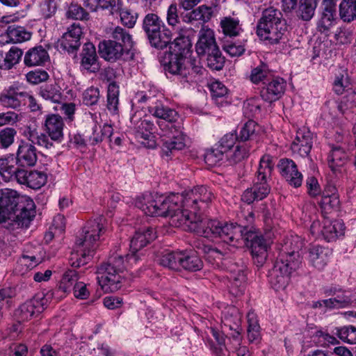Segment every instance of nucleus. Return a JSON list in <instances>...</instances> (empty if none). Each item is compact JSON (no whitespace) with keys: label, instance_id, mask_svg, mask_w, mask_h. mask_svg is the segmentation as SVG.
Listing matches in <instances>:
<instances>
[{"label":"nucleus","instance_id":"1","mask_svg":"<svg viewBox=\"0 0 356 356\" xmlns=\"http://www.w3.org/2000/svg\"><path fill=\"white\" fill-rule=\"evenodd\" d=\"M192 220L189 215L181 214L172 217V224L181 227L185 231L195 232L205 238L220 237L225 243H233V246L239 245L244 234L245 229L233 223H222L216 220H209L202 216L194 217Z\"/></svg>","mask_w":356,"mask_h":356},{"label":"nucleus","instance_id":"2","mask_svg":"<svg viewBox=\"0 0 356 356\" xmlns=\"http://www.w3.org/2000/svg\"><path fill=\"white\" fill-rule=\"evenodd\" d=\"M13 213L14 220L19 227H27L35 216L33 200L26 195H19L17 191L5 188L0 191V223Z\"/></svg>","mask_w":356,"mask_h":356},{"label":"nucleus","instance_id":"3","mask_svg":"<svg viewBox=\"0 0 356 356\" xmlns=\"http://www.w3.org/2000/svg\"><path fill=\"white\" fill-rule=\"evenodd\" d=\"M107 224L106 219L102 216L88 222L83 234L76 240L75 250L71 254L72 266L80 267L91 260L100 236L107 230Z\"/></svg>","mask_w":356,"mask_h":356},{"label":"nucleus","instance_id":"4","mask_svg":"<svg viewBox=\"0 0 356 356\" xmlns=\"http://www.w3.org/2000/svg\"><path fill=\"white\" fill-rule=\"evenodd\" d=\"M165 58L168 60L165 63V70L175 75L184 87L202 81L206 70L196 58L184 52L172 51Z\"/></svg>","mask_w":356,"mask_h":356},{"label":"nucleus","instance_id":"5","mask_svg":"<svg viewBox=\"0 0 356 356\" xmlns=\"http://www.w3.org/2000/svg\"><path fill=\"white\" fill-rule=\"evenodd\" d=\"M180 200H181V197L179 193H172L167 197L158 193L146 194L143 197H138L135 204L147 216H170V225L179 227L172 224V217L181 214L188 215L186 211L179 212V201Z\"/></svg>","mask_w":356,"mask_h":356},{"label":"nucleus","instance_id":"6","mask_svg":"<svg viewBox=\"0 0 356 356\" xmlns=\"http://www.w3.org/2000/svg\"><path fill=\"white\" fill-rule=\"evenodd\" d=\"M42 126L45 134L39 132L35 127L28 126L24 131V136L32 143L47 149L53 145L51 140L60 142L63 140L65 124L60 115H46Z\"/></svg>","mask_w":356,"mask_h":356},{"label":"nucleus","instance_id":"7","mask_svg":"<svg viewBox=\"0 0 356 356\" xmlns=\"http://www.w3.org/2000/svg\"><path fill=\"white\" fill-rule=\"evenodd\" d=\"M125 269L124 257L115 253L97 268V279L105 293L114 292L121 288Z\"/></svg>","mask_w":356,"mask_h":356},{"label":"nucleus","instance_id":"8","mask_svg":"<svg viewBox=\"0 0 356 356\" xmlns=\"http://www.w3.org/2000/svg\"><path fill=\"white\" fill-rule=\"evenodd\" d=\"M274 168L273 157L268 154L264 155L261 159L256 172L253 186L246 189L242 200L248 204L259 201L267 197L270 191L269 181Z\"/></svg>","mask_w":356,"mask_h":356},{"label":"nucleus","instance_id":"9","mask_svg":"<svg viewBox=\"0 0 356 356\" xmlns=\"http://www.w3.org/2000/svg\"><path fill=\"white\" fill-rule=\"evenodd\" d=\"M195 50L200 56H206L207 66L213 70H220L225 64L216 40L214 31L203 26L199 31Z\"/></svg>","mask_w":356,"mask_h":356},{"label":"nucleus","instance_id":"10","mask_svg":"<svg viewBox=\"0 0 356 356\" xmlns=\"http://www.w3.org/2000/svg\"><path fill=\"white\" fill-rule=\"evenodd\" d=\"M285 33V26L282 22V13L273 7L263 11L262 17L257 25L258 37L274 44L278 43Z\"/></svg>","mask_w":356,"mask_h":356},{"label":"nucleus","instance_id":"11","mask_svg":"<svg viewBox=\"0 0 356 356\" xmlns=\"http://www.w3.org/2000/svg\"><path fill=\"white\" fill-rule=\"evenodd\" d=\"M135 101L138 104H145L149 113L159 118L157 124L162 134L170 133L169 130L178 125V113L168 106H163L161 102L156 101L153 97L148 96L143 92H138L135 97Z\"/></svg>","mask_w":356,"mask_h":356},{"label":"nucleus","instance_id":"12","mask_svg":"<svg viewBox=\"0 0 356 356\" xmlns=\"http://www.w3.org/2000/svg\"><path fill=\"white\" fill-rule=\"evenodd\" d=\"M179 195L181 197L179 201V212L186 211L193 220L195 216H202L197 215V211L206 207L213 197L212 192L204 186H196Z\"/></svg>","mask_w":356,"mask_h":356},{"label":"nucleus","instance_id":"13","mask_svg":"<svg viewBox=\"0 0 356 356\" xmlns=\"http://www.w3.org/2000/svg\"><path fill=\"white\" fill-rule=\"evenodd\" d=\"M142 27L151 45L156 49H163L167 47L172 39L171 31L156 14H147L143 19Z\"/></svg>","mask_w":356,"mask_h":356},{"label":"nucleus","instance_id":"14","mask_svg":"<svg viewBox=\"0 0 356 356\" xmlns=\"http://www.w3.org/2000/svg\"><path fill=\"white\" fill-rule=\"evenodd\" d=\"M303 244V241L298 236H291L290 238H287L282 247L276 264L292 274L302 265V259L299 250Z\"/></svg>","mask_w":356,"mask_h":356},{"label":"nucleus","instance_id":"15","mask_svg":"<svg viewBox=\"0 0 356 356\" xmlns=\"http://www.w3.org/2000/svg\"><path fill=\"white\" fill-rule=\"evenodd\" d=\"M139 104L134 99L132 104L133 113L130 118V122L131 127L135 129L136 138L148 140L152 137L156 127L154 122L145 115L144 106H142L140 111L138 110Z\"/></svg>","mask_w":356,"mask_h":356},{"label":"nucleus","instance_id":"16","mask_svg":"<svg viewBox=\"0 0 356 356\" xmlns=\"http://www.w3.org/2000/svg\"><path fill=\"white\" fill-rule=\"evenodd\" d=\"M156 238V232L152 227L139 229L135 232L130 242L131 253L127 255V259L131 265L136 264L143 252L140 250Z\"/></svg>","mask_w":356,"mask_h":356},{"label":"nucleus","instance_id":"17","mask_svg":"<svg viewBox=\"0 0 356 356\" xmlns=\"http://www.w3.org/2000/svg\"><path fill=\"white\" fill-rule=\"evenodd\" d=\"M241 240L251 249V253L254 262L258 266H262L267 258V250L269 242L263 236L252 230L245 231Z\"/></svg>","mask_w":356,"mask_h":356},{"label":"nucleus","instance_id":"18","mask_svg":"<svg viewBox=\"0 0 356 356\" xmlns=\"http://www.w3.org/2000/svg\"><path fill=\"white\" fill-rule=\"evenodd\" d=\"M100 56L109 62L127 60L130 57V48L125 47L122 42L112 40H104L98 45Z\"/></svg>","mask_w":356,"mask_h":356},{"label":"nucleus","instance_id":"19","mask_svg":"<svg viewBox=\"0 0 356 356\" xmlns=\"http://www.w3.org/2000/svg\"><path fill=\"white\" fill-rule=\"evenodd\" d=\"M46 300L40 295H37L19 305L15 311V317L18 322L31 320L35 314L44 309Z\"/></svg>","mask_w":356,"mask_h":356},{"label":"nucleus","instance_id":"20","mask_svg":"<svg viewBox=\"0 0 356 356\" xmlns=\"http://www.w3.org/2000/svg\"><path fill=\"white\" fill-rule=\"evenodd\" d=\"M285 88L286 81L282 78L273 75L261 88L260 95L264 101L271 103L282 96Z\"/></svg>","mask_w":356,"mask_h":356},{"label":"nucleus","instance_id":"21","mask_svg":"<svg viewBox=\"0 0 356 356\" xmlns=\"http://www.w3.org/2000/svg\"><path fill=\"white\" fill-rule=\"evenodd\" d=\"M312 134L307 128L303 127L298 129L291 145L293 154L301 157L307 156L312 147Z\"/></svg>","mask_w":356,"mask_h":356},{"label":"nucleus","instance_id":"22","mask_svg":"<svg viewBox=\"0 0 356 356\" xmlns=\"http://www.w3.org/2000/svg\"><path fill=\"white\" fill-rule=\"evenodd\" d=\"M241 315L235 307H227L222 312L221 317L222 326L228 327L232 332L230 335L236 342H239L241 340Z\"/></svg>","mask_w":356,"mask_h":356},{"label":"nucleus","instance_id":"23","mask_svg":"<svg viewBox=\"0 0 356 356\" xmlns=\"http://www.w3.org/2000/svg\"><path fill=\"white\" fill-rule=\"evenodd\" d=\"M281 175L292 186L298 188L302 185V175L298 171L295 162L289 159H282L277 164Z\"/></svg>","mask_w":356,"mask_h":356},{"label":"nucleus","instance_id":"24","mask_svg":"<svg viewBox=\"0 0 356 356\" xmlns=\"http://www.w3.org/2000/svg\"><path fill=\"white\" fill-rule=\"evenodd\" d=\"M83 29L79 23L72 24L60 40V47L68 52L76 51L81 45Z\"/></svg>","mask_w":356,"mask_h":356},{"label":"nucleus","instance_id":"25","mask_svg":"<svg viewBox=\"0 0 356 356\" xmlns=\"http://www.w3.org/2000/svg\"><path fill=\"white\" fill-rule=\"evenodd\" d=\"M169 131L170 133L166 134L159 133L162 138L163 149L170 152L182 149L186 145V136L181 131V126L178 125Z\"/></svg>","mask_w":356,"mask_h":356},{"label":"nucleus","instance_id":"26","mask_svg":"<svg viewBox=\"0 0 356 356\" xmlns=\"http://www.w3.org/2000/svg\"><path fill=\"white\" fill-rule=\"evenodd\" d=\"M322 8V14L318 22L317 29L320 32L325 33L336 23V3L333 0H323Z\"/></svg>","mask_w":356,"mask_h":356},{"label":"nucleus","instance_id":"27","mask_svg":"<svg viewBox=\"0 0 356 356\" xmlns=\"http://www.w3.org/2000/svg\"><path fill=\"white\" fill-rule=\"evenodd\" d=\"M47 175L37 170L27 171L22 169L17 174V181L33 189H39L47 182Z\"/></svg>","mask_w":356,"mask_h":356},{"label":"nucleus","instance_id":"28","mask_svg":"<svg viewBox=\"0 0 356 356\" xmlns=\"http://www.w3.org/2000/svg\"><path fill=\"white\" fill-rule=\"evenodd\" d=\"M331 150L327 157L328 166L334 173L341 172L348 163L349 155L346 147L330 143Z\"/></svg>","mask_w":356,"mask_h":356},{"label":"nucleus","instance_id":"29","mask_svg":"<svg viewBox=\"0 0 356 356\" xmlns=\"http://www.w3.org/2000/svg\"><path fill=\"white\" fill-rule=\"evenodd\" d=\"M24 91L16 84L10 86L0 93V105L7 108H17L21 106Z\"/></svg>","mask_w":356,"mask_h":356},{"label":"nucleus","instance_id":"30","mask_svg":"<svg viewBox=\"0 0 356 356\" xmlns=\"http://www.w3.org/2000/svg\"><path fill=\"white\" fill-rule=\"evenodd\" d=\"M81 56V67L83 70L90 73H95L99 70L96 49L92 43L84 44Z\"/></svg>","mask_w":356,"mask_h":356},{"label":"nucleus","instance_id":"31","mask_svg":"<svg viewBox=\"0 0 356 356\" xmlns=\"http://www.w3.org/2000/svg\"><path fill=\"white\" fill-rule=\"evenodd\" d=\"M229 271L230 293L234 296H239L245 291L246 274L243 268H238L235 266H232Z\"/></svg>","mask_w":356,"mask_h":356},{"label":"nucleus","instance_id":"32","mask_svg":"<svg viewBox=\"0 0 356 356\" xmlns=\"http://www.w3.org/2000/svg\"><path fill=\"white\" fill-rule=\"evenodd\" d=\"M291 274L275 263L269 272V282L275 291L284 290L289 283Z\"/></svg>","mask_w":356,"mask_h":356},{"label":"nucleus","instance_id":"33","mask_svg":"<svg viewBox=\"0 0 356 356\" xmlns=\"http://www.w3.org/2000/svg\"><path fill=\"white\" fill-rule=\"evenodd\" d=\"M319 204L325 212H330L338 208L339 205V195L334 186L332 184L326 185Z\"/></svg>","mask_w":356,"mask_h":356},{"label":"nucleus","instance_id":"34","mask_svg":"<svg viewBox=\"0 0 356 356\" xmlns=\"http://www.w3.org/2000/svg\"><path fill=\"white\" fill-rule=\"evenodd\" d=\"M17 161L22 166H33L37 161L36 149L31 143L22 142L17 152Z\"/></svg>","mask_w":356,"mask_h":356},{"label":"nucleus","instance_id":"35","mask_svg":"<svg viewBox=\"0 0 356 356\" xmlns=\"http://www.w3.org/2000/svg\"><path fill=\"white\" fill-rule=\"evenodd\" d=\"M323 230V238L328 242L332 241L344 234V223L341 220H330L329 219H324Z\"/></svg>","mask_w":356,"mask_h":356},{"label":"nucleus","instance_id":"36","mask_svg":"<svg viewBox=\"0 0 356 356\" xmlns=\"http://www.w3.org/2000/svg\"><path fill=\"white\" fill-rule=\"evenodd\" d=\"M330 250L321 245H313L309 250V261L318 270H322L327 264Z\"/></svg>","mask_w":356,"mask_h":356},{"label":"nucleus","instance_id":"37","mask_svg":"<svg viewBox=\"0 0 356 356\" xmlns=\"http://www.w3.org/2000/svg\"><path fill=\"white\" fill-rule=\"evenodd\" d=\"M49 59L47 50L42 46L30 49L24 56V62L26 66L33 67L44 64Z\"/></svg>","mask_w":356,"mask_h":356},{"label":"nucleus","instance_id":"38","mask_svg":"<svg viewBox=\"0 0 356 356\" xmlns=\"http://www.w3.org/2000/svg\"><path fill=\"white\" fill-rule=\"evenodd\" d=\"M17 162L12 156L0 159V175L5 181H17V174L22 170L17 167Z\"/></svg>","mask_w":356,"mask_h":356},{"label":"nucleus","instance_id":"39","mask_svg":"<svg viewBox=\"0 0 356 356\" xmlns=\"http://www.w3.org/2000/svg\"><path fill=\"white\" fill-rule=\"evenodd\" d=\"M39 95L44 100L54 104H60L63 99L62 89L56 83L41 86Z\"/></svg>","mask_w":356,"mask_h":356},{"label":"nucleus","instance_id":"40","mask_svg":"<svg viewBox=\"0 0 356 356\" xmlns=\"http://www.w3.org/2000/svg\"><path fill=\"white\" fill-rule=\"evenodd\" d=\"M213 15V8L211 6L202 5L191 12L182 15V19L186 23L191 22L193 20L202 21L203 22H209Z\"/></svg>","mask_w":356,"mask_h":356},{"label":"nucleus","instance_id":"41","mask_svg":"<svg viewBox=\"0 0 356 356\" xmlns=\"http://www.w3.org/2000/svg\"><path fill=\"white\" fill-rule=\"evenodd\" d=\"M85 6L91 11H96L100 8L103 10H109L113 15L120 10L121 2L120 0H86Z\"/></svg>","mask_w":356,"mask_h":356},{"label":"nucleus","instance_id":"42","mask_svg":"<svg viewBox=\"0 0 356 356\" xmlns=\"http://www.w3.org/2000/svg\"><path fill=\"white\" fill-rule=\"evenodd\" d=\"M113 131V127L110 124H104L103 127L95 124L92 128V133L89 138L90 143L95 145L104 139L112 142Z\"/></svg>","mask_w":356,"mask_h":356},{"label":"nucleus","instance_id":"43","mask_svg":"<svg viewBox=\"0 0 356 356\" xmlns=\"http://www.w3.org/2000/svg\"><path fill=\"white\" fill-rule=\"evenodd\" d=\"M209 330L217 342V345H215L212 341L209 340L210 349L216 356H225V336L224 333L214 327H209Z\"/></svg>","mask_w":356,"mask_h":356},{"label":"nucleus","instance_id":"44","mask_svg":"<svg viewBox=\"0 0 356 356\" xmlns=\"http://www.w3.org/2000/svg\"><path fill=\"white\" fill-rule=\"evenodd\" d=\"M220 25L222 33L229 37L239 35L243 31L238 18L232 17H223L220 20Z\"/></svg>","mask_w":356,"mask_h":356},{"label":"nucleus","instance_id":"45","mask_svg":"<svg viewBox=\"0 0 356 356\" xmlns=\"http://www.w3.org/2000/svg\"><path fill=\"white\" fill-rule=\"evenodd\" d=\"M106 33L112 40L120 42L125 47L131 48L133 40L131 35L120 26L110 27L106 29Z\"/></svg>","mask_w":356,"mask_h":356},{"label":"nucleus","instance_id":"46","mask_svg":"<svg viewBox=\"0 0 356 356\" xmlns=\"http://www.w3.org/2000/svg\"><path fill=\"white\" fill-rule=\"evenodd\" d=\"M6 34L13 43H22L28 41L31 38V33L24 27L15 25H10L6 30Z\"/></svg>","mask_w":356,"mask_h":356},{"label":"nucleus","instance_id":"47","mask_svg":"<svg viewBox=\"0 0 356 356\" xmlns=\"http://www.w3.org/2000/svg\"><path fill=\"white\" fill-rule=\"evenodd\" d=\"M340 18L345 22L356 19V0H341L339 6Z\"/></svg>","mask_w":356,"mask_h":356},{"label":"nucleus","instance_id":"48","mask_svg":"<svg viewBox=\"0 0 356 356\" xmlns=\"http://www.w3.org/2000/svg\"><path fill=\"white\" fill-rule=\"evenodd\" d=\"M181 259L180 268H182L188 271H197L202 268V260L195 253L188 254L181 252Z\"/></svg>","mask_w":356,"mask_h":356},{"label":"nucleus","instance_id":"49","mask_svg":"<svg viewBox=\"0 0 356 356\" xmlns=\"http://www.w3.org/2000/svg\"><path fill=\"white\" fill-rule=\"evenodd\" d=\"M79 275L75 270L69 269L66 270L58 284V291L63 293L71 291L72 286L78 282Z\"/></svg>","mask_w":356,"mask_h":356},{"label":"nucleus","instance_id":"50","mask_svg":"<svg viewBox=\"0 0 356 356\" xmlns=\"http://www.w3.org/2000/svg\"><path fill=\"white\" fill-rule=\"evenodd\" d=\"M247 320L248 340L251 343L257 341L260 338V326L257 316L253 311H250L247 314Z\"/></svg>","mask_w":356,"mask_h":356},{"label":"nucleus","instance_id":"51","mask_svg":"<svg viewBox=\"0 0 356 356\" xmlns=\"http://www.w3.org/2000/svg\"><path fill=\"white\" fill-rule=\"evenodd\" d=\"M273 76L265 64L254 67L250 74V80L254 84L262 83L264 85Z\"/></svg>","mask_w":356,"mask_h":356},{"label":"nucleus","instance_id":"52","mask_svg":"<svg viewBox=\"0 0 356 356\" xmlns=\"http://www.w3.org/2000/svg\"><path fill=\"white\" fill-rule=\"evenodd\" d=\"M23 51L16 47H12L6 54L3 60L0 62V68L10 70L17 64L22 56Z\"/></svg>","mask_w":356,"mask_h":356},{"label":"nucleus","instance_id":"53","mask_svg":"<svg viewBox=\"0 0 356 356\" xmlns=\"http://www.w3.org/2000/svg\"><path fill=\"white\" fill-rule=\"evenodd\" d=\"M181 252H170L163 254L159 259V264L172 270H180Z\"/></svg>","mask_w":356,"mask_h":356},{"label":"nucleus","instance_id":"54","mask_svg":"<svg viewBox=\"0 0 356 356\" xmlns=\"http://www.w3.org/2000/svg\"><path fill=\"white\" fill-rule=\"evenodd\" d=\"M119 87L115 83L108 84L107 93V108L113 114L117 113L119 104Z\"/></svg>","mask_w":356,"mask_h":356},{"label":"nucleus","instance_id":"55","mask_svg":"<svg viewBox=\"0 0 356 356\" xmlns=\"http://www.w3.org/2000/svg\"><path fill=\"white\" fill-rule=\"evenodd\" d=\"M186 29H181L178 35L174 39L173 42H170L169 44L174 45L177 48V51L174 49L173 52H184L186 55L189 54L187 49L190 45L188 37L185 35Z\"/></svg>","mask_w":356,"mask_h":356},{"label":"nucleus","instance_id":"56","mask_svg":"<svg viewBox=\"0 0 356 356\" xmlns=\"http://www.w3.org/2000/svg\"><path fill=\"white\" fill-rule=\"evenodd\" d=\"M337 337L344 343L356 344V327L353 325L344 326L337 330Z\"/></svg>","mask_w":356,"mask_h":356},{"label":"nucleus","instance_id":"57","mask_svg":"<svg viewBox=\"0 0 356 356\" xmlns=\"http://www.w3.org/2000/svg\"><path fill=\"white\" fill-rule=\"evenodd\" d=\"M202 249L209 261L218 262V260H221L227 254L226 250H221L220 247H213L211 245H203Z\"/></svg>","mask_w":356,"mask_h":356},{"label":"nucleus","instance_id":"58","mask_svg":"<svg viewBox=\"0 0 356 356\" xmlns=\"http://www.w3.org/2000/svg\"><path fill=\"white\" fill-rule=\"evenodd\" d=\"M248 152L249 149L246 144L238 145L236 146L234 152L229 151L225 154V156L230 163H236L246 158L248 155Z\"/></svg>","mask_w":356,"mask_h":356},{"label":"nucleus","instance_id":"59","mask_svg":"<svg viewBox=\"0 0 356 356\" xmlns=\"http://www.w3.org/2000/svg\"><path fill=\"white\" fill-rule=\"evenodd\" d=\"M246 40L238 42H226L223 45L224 51L232 57H238L243 54L245 51Z\"/></svg>","mask_w":356,"mask_h":356},{"label":"nucleus","instance_id":"60","mask_svg":"<svg viewBox=\"0 0 356 356\" xmlns=\"http://www.w3.org/2000/svg\"><path fill=\"white\" fill-rule=\"evenodd\" d=\"M17 131L13 127H6L0 130V147L4 149L10 147L15 140Z\"/></svg>","mask_w":356,"mask_h":356},{"label":"nucleus","instance_id":"61","mask_svg":"<svg viewBox=\"0 0 356 356\" xmlns=\"http://www.w3.org/2000/svg\"><path fill=\"white\" fill-rule=\"evenodd\" d=\"M225 156V154L218 147L209 149L204 154V161L209 166L217 165Z\"/></svg>","mask_w":356,"mask_h":356},{"label":"nucleus","instance_id":"62","mask_svg":"<svg viewBox=\"0 0 356 356\" xmlns=\"http://www.w3.org/2000/svg\"><path fill=\"white\" fill-rule=\"evenodd\" d=\"M348 293L343 292L341 294H338L334 298L327 299L326 302L329 303V309L343 308L348 306L351 299Z\"/></svg>","mask_w":356,"mask_h":356},{"label":"nucleus","instance_id":"63","mask_svg":"<svg viewBox=\"0 0 356 356\" xmlns=\"http://www.w3.org/2000/svg\"><path fill=\"white\" fill-rule=\"evenodd\" d=\"M57 10L55 0H44L40 5V13L44 19L51 18Z\"/></svg>","mask_w":356,"mask_h":356},{"label":"nucleus","instance_id":"64","mask_svg":"<svg viewBox=\"0 0 356 356\" xmlns=\"http://www.w3.org/2000/svg\"><path fill=\"white\" fill-rule=\"evenodd\" d=\"M28 348L24 344H14L0 352V356H27Z\"/></svg>","mask_w":356,"mask_h":356}]
</instances>
